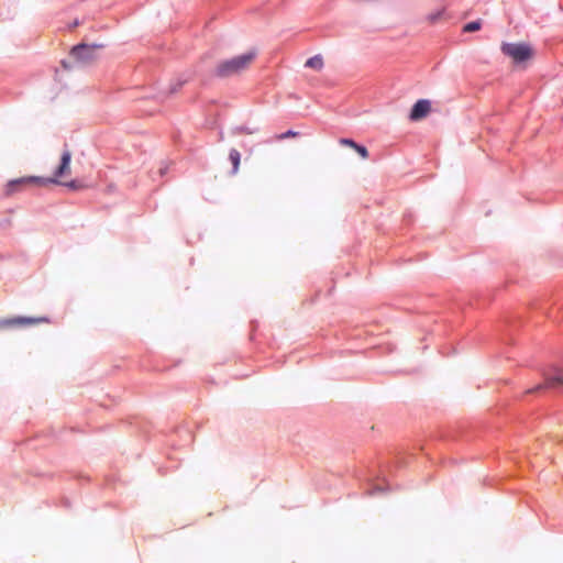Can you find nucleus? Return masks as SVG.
I'll return each instance as SVG.
<instances>
[{
	"label": "nucleus",
	"mask_w": 563,
	"mask_h": 563,
	"mask_svg": "<svg viewBox=\"0 0 563 563\" xmlns=\"http://www.w3.org/2000/svg\"><path fill=\"white\" fill-rule=\"evenodd\" d=\"M254 57L255 54L253 52H247L232 58L224 59L218 64L216 74L221 78L231 77L246 68Z\"/></svg>",
	"instance_id": "1"
},
{
	"label": "nucleus",
	"mask_w": 563,
	"mask_h": 563,
	"mask_svg": "<svg viewBox=\"0 0 563 563\" xmlns=\"http://www.w3.org/2000/svg\"><path fill=\"white\" fill-rule=\"evenodd\" d=\"M48 183H56L54 179H45L36 176H25L9 180L2 188L3 197H12L34 186H44Z\"/></svg>",
	"instance_id": "2"
},
{
	"label": "nucleus",
	"mask_w": 563,
	"mask_h": 563,
	"mask_svg": "<svg viewBox=\"0 0 563 563\" xmlns=\"http://www.w3.org/2000/svg\"><path fill=\"white\" fill-rule=\"evenodd\" d=\"M545 389L563 391V371L559 367H550L543 373V382L527 390L528 394H538Z\"/></svg>",
	"instance_id": "3"
},
{
	"label": "nucleus",
	"mask_w": 563,
	"mask_h": 563,
	"mask_svg": "<svg viewBox=\"0 0 563 563\" xmlns=\"http://www.w3.org/2000/svg\"><path fill=\"white\" fill-rule=\"evenodd\" d=\"M500 51L504 55L510 57L516 64L525 63L529 60L533 55L531 46L527 43L503 42Z\"/></svg>",
	"instance_id": "4"
},
{
	"label": "nucleus",
	"mask_w": 563,
	"mask_h": 563,
	"mask_svg": "<svg viewBox=\"0 0 563 563\" xmlns=\"http://www.w3.org/2000/svg\"><path fill=\"white\" fill-rule=\"evenodd\" d=\"M48 324L51 320L48 317H11L0 319V331L12 328H25L38 324Z\"/></svg>",
	"instance_id": "5"
},
{
	"label": "nucleus",
	"mask_w": 563,
	"mask_h": 563,
	"mask_svg": "<svg viewBox=\"0 0 563 563\" xmlns=\"http://www.w3.org/2000/svg\"><path fill=\"white\" fill-rule=\"evenodd\" d=\"M102 47L103 45L101 44H79L71 48L70 57L81 65H88L97 59V49H100Z\"/></svg>",
	"instance_id": "6"
},
{
	"label": "nucleus",
	"mask_w": 563,
	"mask_h": 563,
	"mask_svg": "<svg viewBox=\"0 0 563 563\" xmlns=\"http://www.w3.org/2000/svg\"><path fill=\"white\" fill-rule=\"evenodd\" d=\"M431 111V102L428 99H419L413 103L409 112L411 121H420Z\"/></svg>",
	"instance_id": "7"
},
{
	"label": "nucleus",
	"mask_w": 563,
	"mask_h": 563,
	"mask_svg": "<svg viewBox=\"0 0 563 563\" xmlns=\"http://www.w3.org/2000/svg\"><path fill=\"white\" fill-rule=\"evenodd\" d=\"M389 490V485L386 483L385 477L376 476L367 478L366 494L368 496L380 495Z\"/></svg>",
	"instance_id": "8"
},
{
	"label": "nucleus",
	"mask_w": 563,
	"mask_h": 563,
	"mask_svg": "<svg viewBox=\"0 0 563 563\" xmlns=\"http://www.w3.org/2000/svg\"><path fill=\"white\" fill-rule=\"evenodd\" d=\"M70 161L71 153L69 150H65L60 157V164L55 172L56 177H64L70 174Z\"/></svg>",
	"instance_id": "9"
},
{
	"label": "nucleus",
	"mask_w": 563,
	"mask_h": 563,
	"mask_svg": "<svg viewBox=\"0 0 563 563\" xmlns=\"http://www.w3.org/2000/svg\"><path fill=\"white\" fill-rule=\"evenodd\" d=\"M305 67L313 69V70H321L323 68V58L320 54H317L312 57H309L306 63Z\"/></svg>",
	"instance_id": "10"
},
{
	"label": "nucleus",
	"mask_w": 563,
	"mask_h": 563,
	"mask_svg": "<svg viewBox=\"0 0 563 563\" xmlns=\"http://www.w3.org/2000/svg\"><path fill=\"white\" fill-rule=\"evenodd\" d=\"M229 159L232 164V173L235 174L239 169L240 162H241V155L239 151L232 148L229 153Z\"/></svg>",
	"instance_id": "11"
},
{
	"label": "nucleus",
	"mask_w": 563,
	"mask_h": 563,
	"mask_svg": "<svg viewBox=\"0 0 563 563\" xmlns=\"http://www.w3.org/2000/svg\"><path fill=\"white\" fill-rule=\"evenodd\" d=\"M481 27H482V21L481 20H474V21L467 22L463 26V31L467 32V33H472V32H476V31L481 30Z\"/></svg>",
	"instance_id": "12"
},
{
	"label": "nucleus",
	"mask_w": 563,
	"mask_h": 563,
	"mask_svg": "<svg viewBox=\"0 0 563 563\" xmlns=\"http://www.w3.org/2000/svg\"><path fill=\"white\" fill-rule=\"evenodd\" d=\"M442 15H443V10H438V11H434V12H431L430 14H428L427 20L430 23H435L442 18Z\"/></svg>",
	"instance_id": "13"
},
{
	"label": "nucleus",
	"mask_w": 563,
	"mask_h": 563,
	"mask_svg": "<svg viewBox=\"0 0 563 563\" xmlns=\"http://www.w3.org/2000/svg\"><path fill=\"white\" fill-rule=\"evenodd\" d=\"M353 148L356 151V153L363 157V158H366L368 156V151L367 148L364 146V145H361V144H355L353 146Z\"/></svg>",
	"instance_id": "14"
},
{
	"label": "nucleus",
	"mask_w": 563,
	"mask_h": 563,
	"mask_svg": "<svg viewBox=\"0 0 563 563\" xmlns=\"http://www.w3.org/2000/svg\"><path fill=\"white\" fill-rule=\"evenodd\" d=\"M296 135H298V132L292 131V130H288L285 133L280 134L279 139L284 140V139L292 137V136H296Z\"/></svg>",
	"instance_id": "15"
},
{
	"label": "nucleus",
	"mask_w": 563,
	"mask_h": 563,
	"mask_svg": "<svg viewBox=\"0 0 563 563\" xmlns=\"http://www.w3.org/2000/svg\"><path fill=\"white\" fill-rule=\"evenodd\" d=\"M341 144H344V145H349L351 147H353L356 142H354L352 139H341Z\"/></svg>",
	"instance_id": "16"
},
{
	"label": "nucleus",
	"mask_w": 563,
	"mask_h": 563,
	"mask_svg": "<svg viewBox=\"0 0 563 563\" xmlns=\"http://www.w3.org/2000/svg\"><path fill=\"white\" fill-rule=\"evenodd\" d=\"M243 132H247L250 133L245 126H239L235 129L234 133H243Z\"/></svg>",
	"instance_id": "17"
},
{
	"label": "nucleus",
	"mask_w": 563,
	"mask_h": 563,
	"mask_svg": "<svg viewBox=\"0 0 563 563\" xmlns=\"http://www.w3.org/2000/svg\"><path fill=\"white\" fill-rule=\"evenodd\" d=\"M66 186H68L70 188H77L75 181H70V183L66 184Z\"/></svg>",
	"instance_id": "18"
}]
</instances>
